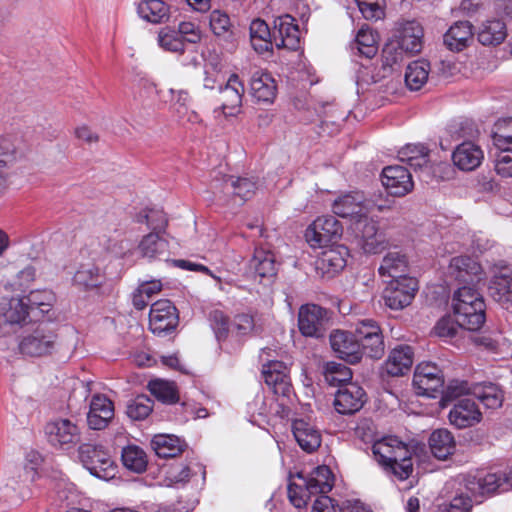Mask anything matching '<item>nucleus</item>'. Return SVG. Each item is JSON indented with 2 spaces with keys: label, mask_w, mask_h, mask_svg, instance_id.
Masks as SVG:
<instances>
[{
  "label": "nucleus",
  "mask_w": 512,
  "mask_h": 512,
  "mask_svg": "<svg viewBox=\"0 0 512 512\" xmlns=\"http://www.w3.org/2000/svg\"><path fill=\"white\" fill-rule=\"evenodd\" d=\"M372 453L385 472L400 481L408 479L413 472L411 451L397 437L387 436L374 441Z\"/></svg>",
  "instance_id": "f257e3e1"
},
{
  "label": "nucleus",
  "mask_w": 512,
  "mask_h": 512,
  "mask_svg": "<svg viewBox=\"0 0 512 512\" xmlns=\"http://www.w3.org/2000/svg\"><path fill=\"white\" fill-rule=\"evenodd\" d=\"M485 302L476 287L460 286L453 294L455 322L464 329L476 331L485 322Z\"/></svg>",
  "instance_id": "f03ea898"
},
{
  "label": "nucleus",
  "mask_w": 512,
  "mask_h": 512,
  "mask_svg": "<svg viewBox=\"0 0 512 512\" xmlns=\"http://www.w3.org/2000/svg\"><path fill=\"white\" fill-rule=\"evenodd\" d=\"M59 346L58 334L48 323H40L21 337L18 350L24 356L44 357L54 353Z\"/></svg>",
  "instance_id": "7ed1b4c3"
},
{
  "label": "nucleus",
  "mask_w": 512,
  "mask_h": 512,
  "mask_svg": "<svg viewBox=\"0 0 512 512\" xmlns=\"http://www.w3.org/2000/svg\"><path fill=\"white\" fill-rule=\"evenodd\" d=\"M78 452L83 466L95 477L108 480L115 476V463L110 452L102 445L85 443Z\"/></svg>",
  "instance_id": "20e7f679"
},
{
  "label": "nucleus",
  "mask_w": 512,
  "mask_h": 512,
  "mask_svg": "<svg viewBox=\"0 0 512 512\" xmlns=\"http://www.w3.org/2000/svg\"><path fill=\"white\" fill-rule=\"evenodd\" d=\"M330 326L327 309L316 304H305L299 308L298 328L305 337L322 338Z\"/></svg>",
  "instance_id": "39448f33"
},
{
  "label": "nucleus",
  "mask_w": 512,
  "mask_h": 512,
  "mask_svg": "<svg viewBox=\"0 0 512 512\" xmlns=\"http://www.w3.org/2000/svg\"><path fill=\"white\" fill-rule=\"evenodd\" d=\"M30 319V311L24 298L3 297L0 299V336H5L22 327Z\"/></svg>",
  "instance_id": "423d86ee"
},
{
  "label": "nucleus",
  "mask_w": 512,
  "mask_h": 512,
  "mask_svg": "<svg viewBox=\"0 0 512 512\" xmlns=\"http://www.w3.org/2000/svg\"><path fill=\"white\" fill-rule=\"evenodd\" d=\"M465 487L474 496L490 495L498 490L506 491L512 487V470L508 474L485 473L478 471L469 474L465 480Z\"/></svg>",
  "instance_id": "0eeeda50"
},
{
  "label": "nucleus",
  "mask_w": 512,
  "mask_h": 512,
  "mask_svg": "<svg viewBox=\"0 0 512 512\" xmlns=\"http://www.w3.org/2000/svg\"><path fill=\"white\" fill-rule=\"evenodd\" d=\"M342 224L332 215L315 219L306 229L305 238L313 248L322 247L342 236Z\"/></svg>",
  "instance_id": "6e6552de"
},
{
  "label": "nucleus",
  "mask_w": 512,
  "mask_h": 512,
  "mask_svg": "<svg viewBox=\"0 0 512 512\" xmlns=\"http://www.w3.org/2000/svg\"><path fill=\"white\" fill-rule=\"evenodd\" d=\"M418 290V281L413 277L392 279L383 291V300L392 310H401L409 306Z\"/></svg>",
  "instance_id": "1a4fd4ad"
},
{
  "label": "nucleus",
  "mask_w": 512,
  "mask_h": 512,
  "mask_svg": "<svg viewBox=\"0 0 512 512\" xmlns=\"http://www.w3.org/2000/svg\"><path fill=\"white\" fill-rule=\"evenodd\" d=\"M413 386L418 395L435 398L436 393L444 388L441 369L430 362L418 364L413 376Z\"/></svg>",
  "instance_id": "9d476101"
},
{
  "label": "nucleus",
  "mask_w": 512,
  "mask_h": 512,
  "mask_svg": "<svg viewBox=\"0 0 512 512\" xmlns=\"http://www.w3.org/2000/svg\"><path fill=\"white\" fill-rule=\"evenodd\" d=\"M48 442L57 448L68 449L80 441V429L76 423L67 418H57L45 426Z\"/></svg>",
  "instance_id": "9b49d317"
},
{
  "label": "nucleus",
  "mask_w": 512,
  "mask_h": 512,
  "mask_svg": "<svg viewBox=\"0 0 512 512\" xmlns=\"http://www.w3.org/2000/svg\"><path fill=\"white\" fill-rule=\"evenodd\" d=\"M351 228L358 239V245L367 254H376L384 249V237L378 233L377 223L368 215L351 223Z\"/></svg>",
  "instance_id": "f8f14e48"
},
{
  "label": "nucleus",
  "mask_w": 512,
  "mask_h": 512,
  "mask_svg": "<svg viewBox=\"0 0 512 512\" xmlns=\"http://www.w3.org/2000/svg\"><path fill=\"white\" fill-rule=\"evenodd\" d=\"M245 91L243 82L236 74L230 75L226 84L219 87L217 101L220 103L219 110L225 117L236 116L242 106V97Z\"/></svg>",
  "instance_id": "ddd939ff"
},
{
  "label": "nucleus",
  "mask_w": 512,
  "mask_h": 512,
  "mask_svg": "<svg viewBox=\"0 0 512 512\" xmlns=\"http://www.w3.org/2000/svg\"><path fill=\"white\" fill-rule=\"evenodd\" d=\"M177 324V310L170 300L161 299L151 305L149 327L153 334H166L174 330Z\"/></svg>",
  "instance_id": "4468645a"
},
{
  "label": "nucleus",
  "mask_w": 512,
  "mask_h": 512,
  "mask_svg": "<svg viewBox=\"0 0 512 512\" xmlns=\"http://www.w3.org/2000/svg\"><path fill=\"white\" fill-rule=\"evenodd\" d=\"M449 275L459 284L476 287L483 280L481 265L469 256H457L451 259Z\"/></svg>",
  "instance_id": "2eb2a0df"
},
{
  "label": "nucleus",
  "mask_w": 512,
  "mask_h": 512,
  "mask_svg": "<svg viewBox=\"0 0 512 512\" xmlns=\"http://www.w3.org/2000/svg\"><path fill=\"white\" fill-rule=\"evenodd\" d=\"M272 35L277 48L296 50L299 47L300 30L291 15L285 14L275 18Z\"/></svg>",
  "instance_id": "dca6fc26"
},
{
  "label": "nucleus",
  "mask_w": 512,
  "mask_h": 512,
  "mask_svg": "<svg viewBox=\"0 0 512 512\" xmlns=\"http://www.w3.org/2000/svg\"><path fill=\"white\" fill-rule=\"evenodd\" d=\"M333 212L342 218H349L351 223L369 214V203L360 192H351L339 196L332 204Z\"/></svg>",
  "instance_id": "f3484780"
},
{
  "label": "nucleus",
  "mask_w": 512,
  "mask_h": 512,
  "mask_svg": "<svg viewBox=\"0 0 512 512\" xmlns=\"http://www.w3.org/2000/svg\"><path fill=\"white\" fill-rule=\"evenodd\" d=\"M366 393L358 384L350 382L337 390L334 398L335 410L343 415L354 414L365 403Z\"/></svg>",
  "instance_id": "a211bd4d"
},
{
  "label": "nucleus",
  "mask_w": 512,
  "mask_h": 512,
  "mask_svg": "<svg viewBox=\"0 0 512 512\" xmlns=\"http://www.w3.org/2000/svg\"><path fill=\"white\" fill-rule=\"evenodd\" d=\"M262 375L267 386L275 395L289 397L292 386L288 367L282 361H269L263 365Z\"/></svg>",
  "instance_id": "6ab92c4d"
},
{
  "label": "nucleus",
  "mask_w": 512,
  "mask_h": 512,
  "mask_svg": "<svg viewBox=\"0 0 512 512\" xmlns=\"http://www.w3.org/2000/svg\"><path fill=\"white\" fill-rule=\"evenodd\" d=\"M330 345L339 358L350 364L358 363L361 360L360 343L352 332L333 331L330 334Z\"/></svg>",
  "instance_id": "aec40b11"
},
{
  "label": "nucleus",
  "mask_w": 512,
  "mask_h": 512,
  "mask_svg": "<svg viewBox=\"0 0 512 512\" xmlns=\"http://www.w3.org/2000/svg\"><path fill=\"white\" fill-rule=\"evenodd\" d=\"M381 181L386 190L393 196H404L413 189L411 173L403 166L393 165L383 169Z\"/></svg>",
  "instance_id": "412c9836"
},
{
  "label": "nucleus",
  "mask_w": 512,
  "mask_h": 512,
  "mask_svg": "<svg viewBox=\"0 0 512 512\" xmlns=\"http://www.w3.org/2000/svg\"><path fill=\"white\" fill-rule=\"evenodd\" d=\"M450 424L458 429L474 426L479 423L482 414L475 403L469 397L459 399L451 408L448 415Z\"/></svg>",
  "instance_id": "4be33fe9"
},
{
  "label": "nucleus",
  "mask_w": 512,
  "mask_h": 512,
  "mask_svg": "<svg viewBox=\"0 0 512 512\" xmlns=\"http://www.w3.org/2000/svg\"><path fill=\"white\" fill-rule=\"evenodd\" d=\"M489 296L502 308L512 306V273L507 270L495 273L488 284Z\"/></svg>",
  "instance_id": "5701e85b"
},
{
  "label": "nucleus",
  "mask_w": 512,
  "mask_h": 512,
  "mask_svg": "<svg viewBox=\"0 0 512 512\" xmlns=\"http://www.w3.org/2000/svg\"><path fill=\"white\" fill-rule=\"evenodd\" d=\"M348 251L343 246H336L321 252L316 260V269L327 277H333L346 266Z\"/></svg>",
  "instance_id": "b1692460"
},
{
  "label": "nucleus",
  "mask_w": 512,
  "mask_h": 512,
  "mask_svg": "<svg viewBox=\"0 0 512 512\" xmlns=\"http://www.w3.org/2000/svg\"><path fill=\"white\" fill-rule=\"evenodd\" d=\"M292 432L299 446L307 453L316 451L321 445L322 437L320 431L303 419L293 421Z\"/></svg>",
  "instance_id": "393cba45"
},
{
  "label": "nucleus",
  "mask_w": 512,
  "mask_h": 512,
  "mask_svg": "<svg viewBox=\"0 0 512 512\" xmlns=\"http://www.w3.org/2000/svg\"><path fill=\"white\" fill-rule=\"evenodd\" d=\"M483 157L481 148L470 141L459 144L452 154L454 165L463 171L476 169Z\"/></svg>",
  "instance_id": "a878e982"
},
{
  "label": "nucleus",
  "mask_w": 512,
  "mask_h": 512,
  "mask_svg": "<svg viewBox=\"0 0 512 512\" xmlns=\"http://www.w3.org/2000/svg\"><path fill=\"white\" fill-rule=\"evenodd\" d=\"M297 477L306 485V490L311 495H325L330 492L334 485V476L328 466H318L313 470L308 478L302 473H297Z\"/></svg>",
  "instance_id": "bb28decb"
},
{
  "label": "nucleus",
  "mask_w": 512,
  "mask_h": 512,
  "mask_svg": "<svg viewBox=\"0 0 512 512\" xmlns=\"http://www.w3.org/2000/svg\"><path fill=\"white\" fill-rule=\"evenodd\" d=\"M424 31L420 23L406 21L401 24L395 40L406 49L409 54L419 53L423 46Z\"/></svg>",
  "instance_id": "cd10ccee"
},
{
  "label": "nucleus",
  "mask_w": 512,
  "mask_h": 512,
  "mask_svg": "<svg viewBox=\"0 0 512 512\" xmlns=\"http://www.w3.org/2000/svg\"><path fill=\"white\" fill-rule=\"evenodd\" d=\"M250 91L258 102L272 103L277 93L276 82L271 74L256 71L251 77Z\"/></svg>",
  "instance_id": "c85d7f7f"
},
{
  "label": "nucleus",
  "mask_w": 512,
  "mask_h": 512,
  "mask_svg": "<svg viewBox=\"0 0 512 512\" xmlns=\"http://www.w3.org/2000/svg\"><path fill=\"white\" fill-rule=\"evenodd\" d=\"M473 40V26L469 21L454 23L444 35V44L451 51H462Z\"/></svg>",
  "instance_id": "c756f323"
},
{
  "label": "nucleus",
  "mask_w": 512,
  "mask_h": 512,
  "mask_svg": "<svg viewBox=\"0 0 512 512\" xmlns=\"http://www.w3.org/2000/svg\"><path fill=\"white\" fill-rule=\"evenodd\" d=\"M408 258L401 251L393 250L385 254L379 266L378 272L382 277H391L392 279H400V277H408Z\"/></svg>",
  "instance_id": "7c9ffc66"
},
{
  "label": "nucleus",
  "mask_w": 512,
  "mask_h": 512,
  "mask_svg": "<svg viewBox=\"0 0 512 512\" xmlns=\"http://www.w3.org/2000/svg\"><path fill=\"white\" fill-rule=\"evenodd\" d=\"M413 364V350L410 346L394 348L385 361V370L391 376H401L410 370Z\"/></svg>",
  "instance_id": "2f4dec72"
},
{
  "label": "nucleus",
  "mask_w": 512,
  "mask_h": 512,
  "mask_svg": "<svg viewBox=\"0 0 512 512\" xmlns=\"http://www.w3.org/2000/svg\"><path fill=\"white\" fill-rule=\"evenodd\" d=\"M137 249L143 258L156 260L167 255L169 243L161 234L149 232L139 241Z\"/></svg>",
  "instance_id": "473e14b6"
},
{
  "label": "nucleus",
  "mask_w": 512,
  "mask_h": 512,
  "mask_svg": "<svg viewBox=\"0 0 512 512\" xmlns=\"http://www.w3.org/2000/svg\"><path fill=\"white\" fill-rule=\"evenodd\" d=\"M138 15L153 24L165 23L170 18V7L162 0H142L137 5Z\"/></svg>",
  "instance_id": "72a5a7b5"
},
{
  "label": "nucleus",
  "mask_w": 512,
  "mask_h": 512,
  "mask_svg": "<svg viewBox=\"0 0 512 512\" xmlns=\"http://www.w3.org/2000/svg\"><path fill=\"white\" fill-rule=\"evenodd\" d=\"M151 446L160 458H174L185 449V443L174 435L159 434L152 438Z\"/></svg>",
  "instance_id": "f704fd0d"
},
{
  "label": "nucleus",
  "mask_w": 512,
  "mask_h": 512,
  "mask_svg": "<svg viewBox=\"0 0 512 512\" xmlns=\"http://www.w3.org/2000/svg\"><path fill=\"white\" fill-rule=\"evenodd\" d=\"M250 268L254 270L260 279L272 278L277 273L275 255L264 248H255L253 257L250 260Z\"/></svg>",
  "instance_id": "c9c22d12"
},
{
  "label": "nucleus",
  "mask_w": 512,
  "mask_h": 512,
  "mask_svg": "<svg viewBox=\"0 0 512 512\" xmlns=\"http://www.w3.org/2000/svg\"><path fill=\"white\" fill-rule=\"evenodd\" d=\"M429 151L422 144H408L398 152L402 162H407L414 170L429 171Z\"/></svg>",
  "instance_id": "e433bc0d"
},
{
  "label": "nucleus",
  "mask_w": 512,
  "mask_h": 512,
  "mask_svg": "<svg viewBox=\"0 0 512 512\" xmlns=\"http://www.w3.org/2000/svg\"><path fill=\"white\" fill-rule=\"evenodd\" d=\"M249 30L251 44L256 52L263 54L272 49V31L264 20L254 19Z\"/></svg>",
  "instance_id": "4c0bfd02"
},
{
  "label": "nucleus",
  "mask_w": 512,
  "mask_h": 512,
  "mask_svg": "<svg viewBox=\"0 0 512 512\" xmlns=\"http://www.w3.org/2000/svg\"><path fill=\"white\" fill-rule=\"evenodd\" d=\"M429 446L432 454L440 460H445L454 453L455 439L447 429L435 430L429 437Z\"/></svg>",
  "instance_id": "58836bf2"
},
{
  "label": "nucleus",
  "mask_w": 512,
  "mask_h": 512,
  "mask_svg": "<svg viewBox=\"0 0 512 512\" xmlns=\"http://www.w3.org/2000/svg\"><path fill=\"white\" fill-rule=\"evenodd\" d=\"M23 298L28 306L30 315L38 311L43 316L47 315L50 318L49 313L56 302V296L51 290H34Z\"/></svg>",
  "instance_id": "ea45409f"
},
{
  "label": "nucleus",
  "mask_w": 512,
  "mask_h": 512,
  "mask_svg": "<svg viewBox=\"0 0 512 512\" xmlns=\"http://www.w3.org/2000/svg\"><path fill=\"white\" fill-rule=\"evenodd\" d=\"M507 36L506 25L501 20H488L484 22L477 34L482 45L495 46L501 44Z\"/></svg>",
  "instance_id": "a19ab883"
},
{
  "label": "nucleus",
  "mask_w": 512,
  "mask_h": 512,
  "mask_svg": "<svg viewBox=\"0 0 512 512\" xmlns=\"http://www.w3.org/2000/svg\"><path fill=\"white\" fill-rule=\"evenodd\" d=\"M472 393L488 409L501 407L504 400L502 389L494 383L477 384Z\"/></svg>",
  "instance_id": "79ce46f5"
},
{
  "label": "nucleus",
  "mask_w": 512,
  "mask_h": 512,
  "mask_svg": "<svg viewBox=\"0 0 512 512\" xmlns=\"http://www.w3.org/2000/svg\"><path fill=\"white\" fill-rule=\"evenodd\" d=\"M352 49L368 59L374 57L377 53V34L368 26H362L357 32Z\"/></svg>",
  "instance_id": "37998d69"
},
{
  "label": "nucleus",
  "mask_w": 512,
  "mask_h": 512,
  "mask_svg": "<svg viewBox=\"0 0 512 512\" xmlns=\"http://www.w3.org/2000/svg\"><path fill=\"white\" fill-rule=\"evenodd\" d=\"M430 64L426 60L411 62L406 69L405 83L410 90H419L428 79Z\"/></svg>",
  "instance_id": "c03bdc74"
},
{
  "label": "nucleus",
  "mask_w": 512,
  "mask_h": 512,
  "mask_svg": "<svg viewBox=\"0 0 512 512\" xmlns=\"http://www.w3.org/2000/svg\"><path fill=\"white\" fill-rule=\"evenodd\" d=\"M121 460L125 468L135 473L146 470L148 459L145 451L137 445H128L122 449Z\"/></svg>",
  "instance_id": "a18cd8bd"
},
{
  "label": "nucleus",
  "mask_w": 512,
  "mask_h": 512,
  "mask_svg": "<svg viewBox=\"0 0 512 512\" xmlns=\"http://www.w3.org/2000/svg\"><path fill=\"white\" fill-rule=\"evenodd\" d=\"M257 188L253 178L228 176L225 179V189H232L233 195L239 197L242 202L251 199Z\"/></svg>",
  "instance_id": "49530a36"
},
{
  "label": "nucleus",
  "mask_w": 512,
  "mask_h": 512,
  "mask_svg": "<svg viewBox=\"0 0 512 512\" xmlns=\"http://www.w3.org/2000/svg\"><path fill=\"white\" fill-rule=\"evenodd\" d=\"M102 273L94 264H83L75 272L73 281L84 289L98 287L102 283Z\"/></svg>",
  "instance_id": "de8ad7c7"
},
{
  "label": "nucleus",
  "mask_w": 512,
  "mask_h": 512,
  "mask_svg": "<svg viewBox=\"0 0 512 512\" xmlns=\"http://www.w3.org/2000/svg\"><path fill=\"white\" fill-rule=\"evenodd\" d=\"M151 394L163 403L174 404L178 401V391L173 382L156 379L148 383Z\"/></svg>",
  "instance_id": "09e8293b"
},
{
  "label": "nucleus",
  "mask_w": 512,
  "mask_h": 512,
  "mask_svg": "<svg viewBox=\"0 0 512 512\" xmlns=\"http://www.w3.org/2000/svg\"><path fill=\"white\" fill-rule=\"evenodd\" d=\"M209 25L213 34L224 40L233 36V24L229 15L221 10H213L209 16Z\"/></svg>",
  "instance_id": "8fccbe9b"
},
{
  "label": "nucleus",
  "mask_w": 512,
  "mask_h": 512,
  "mask_svg": "<svg viewBox=\"0 0 512 512\" xmlns=\"http://www.w3.org/2000/svg\"><path fill=\"white\" fill-rule=\"evenodd\" d=\"M136 222L145 223L151 230L150 232H157L158 234L165 232L168 225L166 214L160 209L144 210L136 216Z\"/></svg>",
  "instance_id": "3c124183"
},
{
  "label": "nucleus",
  "mask_w": 512,
  "mask_h": 512,
  "mask_svg": "<svg viewBox=\"0 0 512 512\" xmlns=\"http://www.w3.org/2000/svg\"><path fill=\"white\" fill-rule=\"evenodd\" d=\"M153 410V401L146 395H138L130 400L126 414L135 421H141L147 418Z\"/></svg>",
  "instance_id": "603ef678"
},
{
  "label": "nucleus",
  "mask_w": 512,
  "mask_h": 512,
  "mask_svg": "<svg viewBox=\"0 0 512 512\" xmlns=\"http://www.w3.org/2000/svg\"><path fill=\"white\" fill-rule=\"evenodd\" d=\"M158 45L165 51L177 54L184 51V42L179 38L175 28L166 26L159 30L157 35Z\"/></svg>",
  "instance_id": "864d4df0"
},
{
  "label": "nucleus",
  "mask_w": 512,
  "mask_h": 512,
  "mask_svg": "<svg viewBox=\"0 0 512 512\" xmlns=\"http://www.w3.org/2000/svg\"><path fill=\"white\" fill-rule=\"evenodd\" d=\"M351 379L352 372L350 368L341 363H327L325 369V380L329 383V385L341 387L344 384L350 383Z\"/></svg>",
  "instance_id": "5fc2aeb1"
},
{
  "label": "nucleus",
  "mask_w": 512,
  "mask_h": 512,
  "mask_svg": "<svg viewBox=\"0 0 512 512\" xmlns=\"http://www.w3.org/2000/svg\"><path fill=\"white\" fill-rule=\"evenodd\" d=\"M468 475L469 474L463 476L462 481L459 482L460 485H463L465 491L459 489V492L456 493V495L450 500V502L444 505L445 512H471L473 507V501L468 494H470L473 497L474 495L466 489L464 482L465 478ZM477 497L478 496H475V498Z\"/></svg>",
  "instance_id": "6e6d98bb"
},
{
  "label": "nucleus",
  "mask_w": 512,
  "mask_h": 512,
  "mask_svg": "<svg viewBox=\"0 0 512 512\" xmlns=\"http://www.w3.org/2000/svg\"><path fill=\"white\" fill-rule=\"evenodd\" d=\"M406 54L409 52L393 38L385 44L382 50L383 65L392 68L402 62Z\"/></svg>",
  "instance_id": "4d7b16f0"
},
{
  "label": "nucleus",
  "mask_w": 512,
  "mask_h": 512,
  "mask_svg": "<svg viewBox=\"0 0 512 512\" xmlns=\"http://www.w3.org/2000/svg\"><path fill=\"white\" fill-rule=\"evenodd\" d=\"M361 358L366 355L372 359H380L385 353V344L382 334L360 340Z\"/></svg>",
  "instance_id": "13d9d810"
},
{
  "label": "nucleus",
  "mask_w": 512,
  "mask_h": 512,
  "mask_svg": "<svg viewBox=\"0 0 512 512\" xmlns=\"http://www.w3.org/2000/svg\"><path fill=\"white\" fill-rule=\"evenodd\" d=\"M175 30L185 45H197L202 39L201 30L194 22L181 21Z\"/></svg>",
  "instance_id": "bf43d9fd"
},
{
  "label": "nucleus",
  "mask_w": 512,
  "mask_h": 512,
  "mask_svg": "<svg viewBox=\"0 0 512 512\" xmlns=\"http://www.w3.org/2000/svg\"><path fill=\"white\" fill-rule=\"evenodd\" d=\"M310 496L311 494L306 490V485L304 483L297 484L290 482L288 484V498L296 508L305 507Z\"/></svg>",
  "instance_id": "052dcab7"
},
{
  "label": "nucleus",
  "mask_w": 512,
  "mask_h": 512,
  "mask_svg": "<svg viewBox=\"0 0 512 512\" xmlns=\"http://www.w3.org/2000/svg\"><path fill=\"white\" fill-rule=\"evenodd\" d=\"M440 392L443 394L444 401H450L456 399L462 395L470 393V386L467 381L464 380H451L445 389H441Z\"/></svg>",
  "instance_id": "680f3d73"
},
{
  "label": "nucleus",
  "mask_w": 512,
  "mask_h": 512,
  "mask_svg": "<svg viewBox=\"0 0 512 512\" xmlns=\"http://www.w3.org/2000/svg\"><path fill=\"white\" fill-rule=\"evenodd\" d=\"M353 334L360 342V340L364 338L382 334V331L376 321L372 319H362L357 322L355 332Z\"/></svg>",
  "instance_id": "e2e57ef3"
},
{
  "label": "nucleus",
  "mask_w": 512,
  "mask_h": 512,
  "mask_svg": "<svg viewBox=\"0 0 512 512\" xmlns=\"http://www.w3.org/2000/svg\"><path fill=\"white\" fill-rule=\"evenodd\" d=\"M36 279V269L32 265H27L20 270L12 284L14 290H26Z\"/></svg>",
  "instance_id": "0e129e2a"
},
{
  "label": "nucleus",
  "mask_w": 512,
  "mask_h": 512,
  "mask_svg": "<svg viewBox=\"0 0 512 512\" xmlns=\"http://www.w3.org/2000/svg\"><path fill=\"white\" fill-rule=\"evenodd\" d=\"M211 327L218 339L225 338L229 331V319L220 310H214L210 313Z\"/></svg>",
  "instance_id": "69168bd1"
},
{
  "label": "nucleus",
  "mask_w": 512,
  "mask_h": 512,
  "mask_svg": "<svg viewBox=\"0 0 512 512\" xmlns=\"http://www.w3.org/2000/svg\"><path fill=\"white\" fill-rule=\"evenodd\" d=\"M90 412H95L100 415H104L109 418H113L114 416V407L113 403L103 395H95L93 396L90 403Z\"/></svg>",
  "instance_id": "338daca9"
},
{
  "label": "nucleus",
  "mask_w": 512,
  "mask_h": 512,
  "mask_svg": "<svg viewBox=\"0 0 512 512\" xmlns=\"http://www.w3.org/2000/svg\"><path fill=\"white\" fill-rule=\"evenodd\" d=\"M232 326L241 336L249 335L256 330L253 316L245 313L236 315Z\"/></svg>",
  "instance_id": "774afa93"
}]
</instances>
